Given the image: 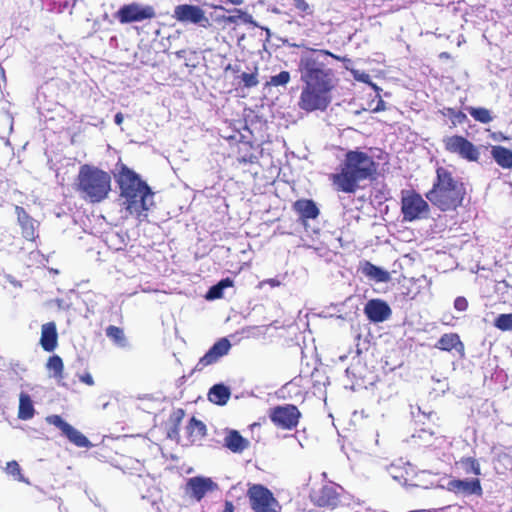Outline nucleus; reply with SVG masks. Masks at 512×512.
Returning <instances> with one entry per match:
<instances>
[{
	"instance_id": "obj_42",
	"label": "nucleus",
	"mask_w": 512,
	"mask_h": 512,
	"mask_svg": "<svg viewBox=\"0 0 512 512\" xmlns=\"http://www.w3.org/2000/svg\"><path fill=\"white\" fill-rule=\"evenodd\" d=\"M454 307L458 311H465L468 307V302L464 297H458L454 301Z\"/></svg>"
},
{
	"instance_id": "obj_24",
	"label": "nucleus",
	"mask_w": 512,
	"mask_h": 512,
	"mask_svg": "<svg viewBox=\"0 0 512 512\" xmlns=\"http://www.w3.org/2000/svg\"><path fill=\"white\" fill-rule=\"evenodd\" d=\"M360 271L368 279L378 283H385L391 280V275L387 270H384L383 268L368 261L361 264Z\"/></svg>"
},
{
	"instance_id": "obj_48",
	"label": "nucleus",
	"mask_w": 512,
	"mask_h": 512,
	"mask_svg": "<svg viewBox=\"0 0 512 512\" xmlns=\"http://www.w3.org/2000/svg\"><path fill=\"white\" fill-rule=\"evenodd\" d=\"M123 120H124V116L121 112H118L116 115H115V118H114V121L117 125H121L123 123Z\"/></svg>"
},
{
	"instance_id": "obj_5",
	"label": "nucleus",
	"mask_w": 512,
	"mask_h": 512,
	"mask_svg": "<svg viewBox=\"0 0 512 512\" xmlns=\"http://www.w3.org/2000/svg\"><path fill=\"white\" fill-rule=\"evenodd\" d=\"M436 174L437 179L432 189L426 193V198L442 211L456 209L464 199L463 184L443 167L438 168Z\"/></svg>"
},
{
	"instance_id": "obj_26",
	"label": "nucleus",
	"mask_w": 512,
	"mask_h": 512,
	"mask_svg": "<svg viewBox=\"0 0 512 512\" xmlns=\"http://www.w3.org/2000/svg\"><path fill=\"white\" fill-rule=\"evenodd\" d=\"M491 156L504 169L512 168V151L502 146H492Z\"/></svg>"
},
{
	"instance_id": "obj_27",
	"label": "nucleus",
	"mask_w": 512,
	"mask_h": 512,
	"mask_svg": "<svg viewBox=\"0 0 512 512\" xmlns=\"http://www.w3.org/2000/svg\"><path fill=\"white\" fill-rule=\"evenodd\" d=\"M230 395L231 393L228 387L223 384H216L210 389L208 398L212 403L225 405L228 402Z\"/></svg>"
},
{
	"instance_id": "obj_4",
	"label": "nucleus",
	"mask_w": 512,
	"mask_h": 512,
	"mask_svg": "<svg viewBox=\"0 0 512 512\" xmlns=\"http://www.w3.org/2000/svg\"><path fill=\"white\" fill-rule=\"evenodd\" d=\"M74 189L84 201L98 204L108 199L112 191V177L97 166L83 164L76 176Z\"/></svg>"
},
{
	"instance_id": "obj_40",
	"label": "nucleus",
	"mask_w": 512,
	"mask_h": 512,
	"mask_svg": "<svg viewBox=\"0 0 512 512\" xmlns=\"http://www.w3.org/2000/svg\"><path fill=\"white\" fill-rule=\"evenodd\" d=\"M463 464L466 466V471L467 472H472L475 475H479L480 474V466H479V463L476 460L468 458V459L463 461Z\"/></svg>"
},
{
	"instance_id": "obj_10",
	"label": "nucleus",
	"mask_w": 512,
	"mask_h": 512,
	"mask_svg": "<svg viewBox=\"0 0 512 512\" xmlns=\"http://www.w3.org/2000/svg\"><path fill=\"white\" fill-rule=\"evenodd\" d=\"M235 159L238 166L259 164L263 149L259 144L248 140H239L236 143Z\"/></svg>"
},
{
	"instance_id": "obj_39",
	"label": "nucleus",
	"mask_w": 512,
	"mask_h": 512,
	"mask_svg": "<svg viewBox=\"0 0 512 512\" xmlns=\"http://www.w3.org/2000/svg\"><path fill=\"white\" fill-rule=\"evenodd\" d=\"M494 326L502 331L512 330V313L500 314L495 319Z\"/></svg>"
},
{
	"instance_id": "obj_35",
	"label": "nucleus",
	"mask_w": 512,
	"mask_h": 512,
	"mask_svg": "<svg viewBox=\"0 0 512 512\" xmlns=\"http://www.w3.org/2000/svg\"><path fill=\"white\" fill-rule=\"evenodd\" d=\"M5 470L9 475L13 476L15 480H17L19 482L28 483L27 479L21 473V468L17 461H15V460L9 461L6 464Z\"/></svg>"
},
{
	"instance_id": "obj_44",
	"label": "nucleus",
	"mask_w": 512,
	"mask_h": 512,
	"mask_svg": "<svg viewBox=\"0 0 512 512\" xmlns=\"http://www.w3.org/2000/svg\"><path fill=\"white\" fill-rule=\"evenodd\" d=\"M293 6L301 12H306L308 9V4L304 0H293Z\"/></svg>"
},
{
	"instance_id": "obj_33",
	"label": "nucleus",
	"mask_w": 512,
	"mask_h": 512,
	"mask_svg": "<svg viewBox=\"0 0 512 512\" xmlns=\"http://www.w3.org/2000/svg\"><path fill=\"white\" fill-rule=\"evenodd\" d=\"M231 15L224 18V21L227 23H233L237 24L238 22L243 23H251L252 22V16L248 14L247 12L243 11L242 9H233L231 10Z\"/></svg>"
},
{
	"instance_id": "obj_20",
	"label": "nucleus",
	"mask_w": 512,
	"mask_h": 512,
	"mask_svg": "<svg viewBox=\"0 0 512 512\" xmlns=\"http://www.w3.org/2000/svg\"><path fill=\"white\" fill-rule=\"evenodd\" d=\"M215 487L216 484L210 478L193 477L187 482L190 495L197 501H200L207 492L212 491Z\"/></svg>"
},
{
	"instance_id": "obj_54",
	"label": "nucleus",
	"mask_w": 512,
	"mask_h": 512,
	"mask_svg": "<svg viewBox=\"0 0 512 512\" xmlns=\"http://www.w3.org/2000/svg\"><path fill=\"white\" fill-rule=\"evenodd\" d=\"M509 512H512V509Z\"/></svg>"
},
{
	"instance_id": "obj_28",
	"label": "nucleus",
	"mask_w": 512,
	"mask_h": 512,
	"mask_svg": "<svg viewBox=\"0 0 512 512\" xmlns=\"http://www.w3.org/2000/svg\"><path fill=\"white\" fill-rule=\"evenodd\" d=\"M46 368L57 381L60 382L64 379V363L59 355L50 356L47 360Z\"/></svg>"
},
{
	"instance_id": "obj_12",
	"label": "nucleus",
	"mask_w": 512,
	"mask_h": 512,
	"mask_svg": "<svg viewBox=\"0 0 512 512\" xmlns=\"http://www.w3.org/2000/svg\"><path fill=\"white\" fill-rule=\"evenodd\" d=\"M46 421L47 423L60 429L62 434L75 446L80 448H88L91 445L90 441L85 435L64 421L60 415L47 416Z\"/></svg>"
},
{
	"instance_id": "obj_37",
	"label": "nucleus",
	"mask_w": 512,
	"mask_h": 512,
	"mask_svg": "<svg viewBox=\"0 0 512 512\" xmlns=\"http://www.w3.org/2000/svg\"><path fill=\"white\" fill-rule=\"evenodd\" d=\"M468 110L470 115L481 123H489L492 120L489 110L485 108L470 107Z\"/></svg>"
},
{
	"instance_id": "obj_29",
	"label": "nucleus",
	"mask_w": 512,
	"mask_h": 512,
	"mask_svg": "<svg viewBox=\"0 0 512 512\" xmlns=\"http://www.w3.org/2000/svg\"><path fill=\"white\" fill-rule=\"evenodd\" d=\"M35 409L30 396L21 393L19 397L18 418L21 420H29L34 416Z\"/></svg>"
},
{
	"instance_id": "obj_32",
	"label": "nucleus",
	"mask_w": 512,
	"mask_h": 512,
	"mask_svg": "<svg viewBox=\"0 0 512 512\" xmlns=\"http://www.w3.org/2000/svg\"><path fill=\"white\" fill-rule=\"evenodd\" d=\"M106 336L111 339L115 344L124 347L126 339L122 328L110 325L106 328Z\"/></svg>"
},
{
	"instance_id": "obj_23",
	"label": "nucleus",
	"mask_w": 512,
	"mask_h": 512,
	"mask_svg": "<svg viewBox=\"0 0 512 512\" xmlns=\"http://www.w3.org/2000/svg\"><path fill=\"white\" fill-rule=\"evenodd\" d=\"M224 446L233 453H242L249 447V441L237 430H228L224 437Z\"/></svg>"
},
{
	"instance_id": "obj_43",
	"label": "nucleus",
	"mask_w": 512,
	"mask_h": 512,
	"mask_svg": "<svg viewBox=\"0 0 512 512\" xmlns=\"http://www.w3.org/2000/svg\"><path fill=\"white\" fill-rule=\"evenodd\" d=\"M79 380L88 386L94 385V379L89 372H86L79 376Z\"/></svg>"
},
{
	"instance_id": "obj_45",
	"label": "nucleus",
	"mask_w": 512,
	"mask_h": 512,
	"mask_svg": "<svg viewBox=\"0 0 512 512\" xmlns=\"http://www.w3.org/2000/svg\"><path fill=\"white\" fill-rule=\"evenodd\" d=\"M77 0H64L63 2H59L58 10L59 12H62L64 9L68 8L69 6L74 7Z\"/></svg>"
},
{
	"instance_id": "obj_16",
	"label": "nucleus",
	"mask_w": 512,
	"mask_h": 512,
	"mask_svg": "<svg viewBox=\"0 0 512 512\" xmlns=\"http://www.w3.org/2000/svg\"><path fill=\"white\" fill-rule=\"evenodd\" d=\"M364 313L370 321L380 323L386 321L392 312L385 301L381 299H372L366 303Z\"/></svg>"
},
{
	"instance_id": "obj_7",
	"label": "nucleus",
	"mask_w": 512,
	"mask_h": 512,
	"mask_svg": "<svg viewBox=\"0 0 512 512\" xmlns=\"http://www.w3.org/2000/svg\"><path fill=\"white\" fill-rule=\"evenodd\" d=\"M301 413L299 409L292 404L278 405L270 408L269 418L278 428L283 430H292L297 427Z\"/></svg>"
},
{
	"instance_id": "obj_50",
	"label": "nucleus",
	"mask_w": 512,
	"mask_h": 512,
	"mask_svg": "<svg viewBox=\"0 0 512 512\" xmlns=\"http://www.w3.org/2000/svg\"><path fill=\"white\" fill-rule=\"evenodd\" d=\"M369 85L377 92V95H379V92L381 91V89L373 82L370 81Z\"/></svg>"
},
{
	"instance_id": "obj_8",
	"label": "nucleus",
	"mask_w": 512,
	"mask_h": 512,
	"mask_svg": "<svg viewBox=\"0 0 512 512\" xmlns=\"http://www.w3.org/2000/svg\"><path fill=\"white\" fill-rule=\"evenodd\" d=\"M247 495L254 512H278L277 500L265 486L254 484L248 489Z\"/></svg>"
},
{
	"instance_id": "obj_30",
	"label": "nucleus",
	"mask_w": 512,
	"mask_h": 512,
	"mask_svg": "<svg viewBox=\"0 0 512 512\" xmlns=\"http://www.w3.org/2000/svg\"><path fill=\"white\" fill-rule=\"evenodd\" d=\"M436 348L444 351H451L452 349L463 350L459 336L454 333L444 334L437 342Z\"/></svg>"
},
{
	"instance_id": "obj_3",
	"label": "nucleus",
	"mask_w": 512,
	"mask_h": 512,
	"mask_svg": "<svg viewBox=\"0 0 512 512\" xmlns=\"http://www.w3.org/2000/svg\"><path fill=\"white\" fill-rule=\"evenodd\" d=\"M376 172L372 157L361 151H349L341 171L331 175L334 188L337 191L353 193L359 183L368 179Z\"/></svg>"
},
{
	"instance_id": "obj_49",
	"label": "nucleus",
	"mask_w": 512,
	"mask_h": 512,
	"mask_svg": "<svg viewBox=\"0 0 512 512\" xmlns=\"http://www.w3.org/2000/svg\"><path fill=\"white\" fill-rule=\"evenodd\" d=\"M492 137H493V139H494V140H496V141H500V140H507V137H506V136H504V135H503V134H501V133H498V134L494 133V134L492 135Z\"/></svg>"
},
{
	"instance_id": "obj_17",
	"label": "nucleus",
	"mask_w": 512,
	"mask_h": 512,
	"mask_svg": "<svg viewBox=\"0 0 512 512\" xmlns=\"http://www.w3.org/2000/svg\"><path fill=\"white\" fill-rule=\"evenodd\" d=\"M294 212L299 216V219L307 229V222L310 219H316L319 215V208L316 203L310 199H299L293 203Z\"/></svg>"
},
{
	"instance_id": "obj_11",
	"label": "nucleus",
	"mask_w": 512,
	"mask_h": 512,
	"mask_svg": "<svg viewBox=\"0 0 512 512\" xmlns=\"http://www.w3.org/2000/svg\"><path fill=\"white\" fill-rule=\"evenodd\" d=\"M173 17L181 23H192L203 27L209 25L204 10L192 4H180L174 8Z\"/></svg>"
},
{
	"instance_id": "obj_9",
	"label": "nucleus",
	"mask_w": 512,
	"mask_h": 512,
	"mask_svg": "<svg viewBox=\"0 0 512 512\" xmlns=\"http://www.w3.org/2000/svg\"><path fill=\"white\" fill-rule=\"evenodd\" d=\"M401 210L405 220L413 221L427 214L429 206L419 194L407 192L402 196Z\"/></svg>"
},
{
	"instance_id": "obj_15",
	"label": "nucleus",
	"mask_w": 512,
	"mask_h": 512,
	"mask_svg": "<svg viewBox=\"0 0 512 512\" xmlns=\"http://www.w3.org/2000/svg\"><path fill=\"white\" fill-rule=\"evenodd\" d=\"M231 344L227 338H221L202 356L197 362L194 370L202 371L209 365L216 363L221 357L228 354Z\"/></svg>"
},
{
	"instance_id": "obj_51",
	"label": "nucleus",
	"mask_w": 512,
	"mask_h": 512,
	"mask_svg": "<svg viewBox=\"0 0 512 512\" xmlns=\"http://www.w3.org/2000/svg\"><path fill=\"white\" fill-rule=\"evenodd\" d=\"M233 5H241L243 4L244 0H228Z\"/></svg>"
},
{
	"instance_id": "obj_1",
	"label": "nucleus",
	"mask_w": 512,
	"mask_h": 512,
	"mask_svg": "<svg viewBox=\"0 0 512 512\" xmlns=\"http://www.w3.org/2000/svg\"><path fill=\"white\" fill-rule=\"evenodd\" d=\"M116 171L114 177L126 213L139 221L146 220L154 196L151 187L138 173L120 161L116 164Z\"/></svg>"
},
{
	"instance_id": "obj_41",
	"label": "nucleus",
	"mask_w": 512,
	"mask_h": 512,
	"mask_svg": "<svg viewBox=\"0 0 512 512\" xmlns=\"http://www.w3.org/2000/svg\"><path fill=\"white\" fill-rule=\"evenodd\" d=\"M351 73L357 81L367 83V84L370 83V76L367 73H365L363 71L355 70V69H352Z\"/></svg>"
},
{
	"instance_id": "obj_36",
	"label": "nucleus",
	"mask_w": 512,
	"mask_h": 512,
	"mask_svg": "<svg viewBox=\"0 0 512 512\" xmlns=\"http://www.w3.org/2000/svg\"><path fill=\"white\" fill-rule=\"evenodd\" d=\"M241 82L243 83V87L245 88H252L259 84L258 80V68L255 67L254 71L251 73H242L240 75Z\"/></svg>"
},
{
	"instance_id": "obj_13",
	"label": "nucleus",
	"mask_w": 512,
	"mask_h": 512,
	"mask_svg": "<svg viewBox=\"0 0 512 512\" xmlns=\"http://www.w3.org/2000/svg\"><path fill=\"white\" fill-rule=\"evenodd\" d=\"M444 143L448 151L457 153L469 161H477L479 158V151L477 148L461 136L448 137L444 140Z\"/></svg>"
},
{
	"instance_id": "obj_21",
	"label": "nucleus",
	"mask_w": 512,
	"mask_h": 512,
	"mask_svg": "<svg viewBox=\"0 0 512 512\" xmlns=\"http://www.w3.org/2000/svg\"><path fill=\"white\" fill-rule=\"evenodd\" d=\"M40 345L46 352H52L58 346V333L55 322H47L42 325Z\"/></svg>"
},
{
	"instance_id": "obj_22",
	"label": "nucleus",
	"mask_w": 512,
	"mask_h": 512,
	"mask_svg": "<svg viewBox=\"0 0 512 512\" xmlns=\"http://www.w3.org/2000/svg\"><path fill=\"white\" fill-rule=\"evenodd\" d=\"M187 438L190 444L202 441L207 435L205 423L196 417H192L185 427Z\"/></svg>"
},
{
	"instance_id": "obj_34",
	"label": "nucleus",
	"mask_w": 512,
	"mask_h": 512,
	"mask_svg": "<svg viewBox=\"0 0 512 512\" xmlns=\"http://www.w3.org/2000/svg\"><path fill=\"white\" fill-rule=\"evenodd\" d=\"M185 416V411L182 408L175 409L171 416L170 420L173 423V427L171 428V432L169 433V436L172 435L178 436L180 431V424Z\"/></svg>"
},
{
	"instance_id": "obj_6",
	"label": "nucleus",
	"mask_w": 512,
	"mask_h": 512,
	"mask_svg": "<svg viewBox=\"0 0 512 512\" xmlns=\"http://www.w3.org/2000/svg\"><path fill=\"white\" fill-rule=\"evenodd\" d=\"M114 17L121 24H128L153 19L156 17V12L151 5H142L137 2H132L121 6L114 14Z\"/></svg>"
},
{
	"instance_id": "obj_25",
	"label": "nucleus",
	"mask_w": 512,
	"mask_h": 512,
	"mask_svg": "<svg viewBox=\"0 0 512 512\" xmlns=\"http://www.w3.org/2000/svg\"><path fill=\"white\" fill-rule=\"evenodd\" d=\"M343 489L336 484H329L322 487V507L335 508L340 503Z\"/></svg>"
},
{
	"instance_id": "obj_14",
	"label": "nucleus",
	"mask_w": 512,
	"mask_h": 512,
	"mask_svg": "<svg viewBox=\"0 0 512 512\" xmlns=\"http://www.w3.org/2000/svg\"><path fill=\"white\" fill-rule=\"evenodd\" d=\"M231 344L227 338H221L202 356L197 362L194 370L202 371L209 365L216 363L221 357L228 354Z\"/></svg>"
},
{
	"instance_id": "obj_18",
	"label": "nucleus",
	"mask_w": 512,
	"mask_h": 512,
	"mask_svg": "<svg viewBox=\"0 0 512 512\" xmlns=\"http://www.w3.org/2000/svg\"><path fill=\"white\" fill-rule=\"evenodd\" d=\"M15 213L21 227L22 236L28 241H34L38 236L36 231V221L21 206L15 207Z\"/></svg>"
},
{
	"instance_id": "obj_19",
	"label": "nucleus",
	"mask_w": 512,
	"mask_h": 512,
	"mask_svg": "<svg viewBox=\"0 0 512 512\" xmlns=\"http://www.w3.org/2000/svg\"><path fill=\"white\" fill-rule=\"evenodd\" d=\"M448 490L464 496L482 494V487L478 479L451 480L448 482Z\"/></svg>"
},
{
	"instance_id": "obj_53",
	"label": "nucleus",
	"mask_w": 512,
	"mask_h": 512,
	"mask_svg": "<svg viewBox=\"0 0 512 512\" xmlns=\"http://www.w3.org/2000/svg\"><path fill=\"white\" fill-rule=\"evenodd\" d=\"M322 53H325L326 55L331 56V54L329 52H327V51H322Z\"/></svg>"
},
{
	"instance_id": "obj_38",
	"label": "nucleus",
	"mask_w": 512,
	"mask_h": 512,
	"mask_svg": "<svg viewBox=\"0 0 512 512\" xmlns=\"http://www.w3.org/2000/svg\"><path fill=\"white\" fill-rule=\"evenodd\" d=\"M291 76L288 71H281L279 74L271 76L270 80L267 82L268 86H285L290 82Z\"/></svg>"
},
{
	"instance_id": "obj_52",
	"label": "nucleus",
	"mask_w": 512,
	"mask_h": 512,
	"mask_svg": "<svg viewBox=\"0 0 512 512\" xmlns=\"http://www.w3.org/2000/svg\"><path fill=\"white\" fill-rule=\"evenodd\" d=\"M271 286H276L279 284V282L275 279H270L267 281Z\"/></svg>"
},
{
	"instance_id": "obj_2",
	"label": "nucleus",
	"mask_w": 512,
	"mask_h": 512,
	"mask_svg": "<svg viewBox=\"0 0 512 512\" xmlns=\"http://www.w3.org/2000/svg\"><path fill=\"white\" fill-rule=\"evenodd\" d=\"M300 78L303 83L299 107L305 111L320 108V50L304 47L299 62Z\"/></svg>"
},
{
	"instance_id": "obj_46",
	"label": "nucleus",
	"mask_w": 512,
	"mask_h": 512,
	"mask_svg": "<svg viewBox=\"0 0 512 512\" xmlns=\"http://www.w3.org/2000/svg\"><path fill=\"white\" fill-rule=\"evenodd\" d=\"M378 97H379L378 104H377V106L373 109V111H374V112H379V111H383V110H385V109H386L384 101L381 99V97H380V96H378Z\"/></svg>"
},
{
	"instance_id": "obj_47",
	"label": "nucleus",
	"mask_w": 512,
	"mask_h": 512,
	"mask_svg": "<svg viewBox=\"0 0 512 512\" xmlns=\"http://www.w3.org/2000/svg\"><path fill=\"white\" fill-rule=\"evenodd\" d=\"M222 512H234V505L231 501H226Z\"/></svg>"
},
{
	"instance_id": "obj_31",
	"label": "nucleus",
	"mask_w": 512,
	"mask_h": 512,
	"mask_svg": "<svg viewBox=\"0 0 512 512\" xmlns=\"http://www.w3.org/2000/svg\"><path fill=\"white\" fill-rule=\"evenodd\" d=\"M233 286V280L229 277L220 280L217 284L210 287L206 294V299L215 300L223 297V290Z\"/></svg>"
}]
</instances>
